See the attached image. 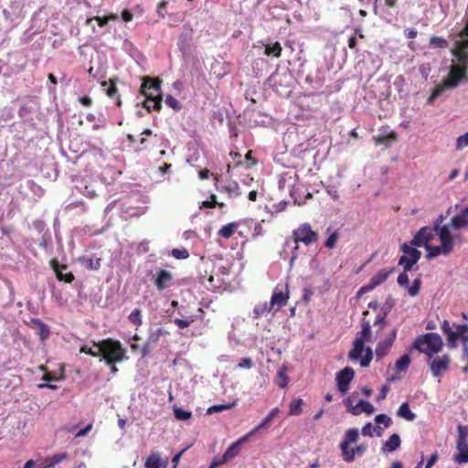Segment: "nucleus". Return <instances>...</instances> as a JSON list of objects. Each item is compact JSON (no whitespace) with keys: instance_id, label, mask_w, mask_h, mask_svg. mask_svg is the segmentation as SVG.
<instances>
[{"instance_id":"obj_1","label":"nucleus","mask_w":468,"mask_h":468,"mask_svg":"<svg viewBox=\"0 0 468 468\" xmlns=\"http://www.w3.org/2000/svg\"><path fill=\"white\" fill-rule=\"evenodd\" d=\"M93 346L99 348L100 356L103 358L106 364L121 363L128 359L126 349L122 343L113 338L102 339L99 342H92Z\"/></svg>"},{"instance_id":"obj_2","label":"nucleus","mask_w":468,"mask_h":468,"mask_svg":"<svg viewBox=\"0 0 468 468\" xmlns=\"http://www.w3.org/2000/svg\"><path fill=\"white\" fill-rule=\"evenodd\" d=\"M161 80L151 77H144L141 85V92L145 100L143 103L147 111L159 112L162 108Z\"/></svg>"},{"instance_id":"obj_3","label":"nucleus","mask_w":468,"mask_h":468,"mask_svg":"<svg viewBox=\"0 0 468 468\" xmlns=\"http://www.w3.org/2000/svg\"><path fill=\"white\" fill-rule=\"evenodd\" d=\"M466 69L463 67L452 66L447 78L442 83L437 85L432 90L431 96L428 99L429 102H431L434 99L439 97L445 90L456 88L462 80H468Z\"/></svg>"},{"instance_id":"obj_4","label":"nucleus","mask_w":468,"mask_h":468,"mask_svg":"<svg viewBox=\"0 0 468 468\" xmlns=\"http://www.w3.org/2000/svg\"><path fill=\"white\" fill-rule=\"evenodd\" d=\"M442 339L437 333H427L418 336L413 342L412 347L424 353L428 357H432L442 348Z\"/></svg>"},{"instance_id":"obj_5","label":"nucleus","mask_w":468,"mask_h":468,"mask_svg":"<svg viewBox=\"0 0 468 468\" xmlns=\"http://www.w3.org/2000/svg\"><path fill=\"white\" fill-rule=\"evenodd\" d=\"M362 330L358 332L353 342V348L348 353V357L351 360H357L361 357L364 351V344L366 341H369L371 337V325L369 321L365 319L361 323Z\"/></svg>"},{"instance_id":"obj_6","label":"nucleus","mask_w":468,"mask_h":468,"mask_svg":"<svg viewBox=\"0 0 468 468\" xmlns=\"http://www.w3.org/2000/svg\"><path fill=\"white\" fill-rule=\"evenodd\" d=\"M461 37H467L460 41H456L452 54L456 58V67H463L468 70V35H463V29L458 34Z\"/></svg>"},{"instance_id":"obj_7","label":"nucleus","mask_w":468,"mask_h":468,"mask_svg":"<svg viewBox=\"0 0 468 468\" xmlns=\"http://www.w3.org/2000/svg\"><path fill=\"white\" fill-rule=\"evenodd\" d=\"M293 240L296 244L299 242L306 246L317 241L318 234L313 230L309 223H303L292 231Z\"/></svg>"},{"instance_id":"obj_8","label":"nucleus","mask_w":468,"mask_h":468,"mask_svg":"<svg viewBox=\"0 0 468 468\" xmlns=\"http://www.w3.org/2000/svg\"><path fill=\"white\" fill-rule=\"evenodd\" d=\"M450 361L449 355L429 357L428 362L432 375L436 378H440L443 372L448 370Z\"/></svg>"},{"instance_id":"obj_9","label":"nucleus","mask_w":468,"mask_h":468,"mask_svg":"<svg viewBox=\"0 0 468 468\" xmlns=\"http://www.w3.org/2000/svg\"><path fill=\"white\" fill-rule=\"evenodd\" d=\"M355 377V371L350 367H346L336 374L335 380L338 390L345 395L349 390V384Z\"/></svg>"},{"instance_id":"obj_10","label":"nucleus","mask_w":468,"mask_h":468,"mask_svg":"<svg viewBox=\"0 0 468 468\" xmlns=\"http://www.w3.org/2000/svg\"><path fill=\"white\" fill-rule=\"evenodd\" d=\"M437 236V230L431 227H422L411 239V245L424 247Z\"/></svg>"},{"instance_id":"obj_11","label":"nucleus","mask_w":468,"mask_h":468,"mask_svg":"<svg viewBox=\"0 0 468 468\" xmlns=\"http://www.w3.org/2000/svg\"><path fill=\"white\" fill-rule=\"evenodd\" d=\"M289 299V290L287 284L284 286L277 285L272 292L270 304L272 309L276 306L280 309L287 304Z\"/></svg>"},{"instance_id":"obj_12","label":"nucleus","mask_w":468,"mask_h":468,"mask_svg":"<svg viewBox=\"0 0 468 468\" xmlns=\"http://www.w3.org/2000/svg\"><path fill=\"white\" fill-rule=\"evenodd\" d=\"M399 135L395 131H388V127H381L380 133L378 135L373 136V141L376 145L382 144L386 148L391 146V144L398 141Z\"/></svg>"},{"instance_id":"obj_13","label":"nucleus","mask_w":468,"mask_h":468,"mask_svg":"<svg viewBox=\"0 0 468 468\" xmlns=\"http://www.w3.org/2000/svg\"><path fill=\"white\" fill-rule=\"evenodd\" d=\"M397 337V330L393 329L385 339L378 342L376 347V356L378 358H382L385 356L388 351L390 350L393 343Z\"/></svg>"},{"instance_id":"obj_14","label":"nucleus","mask_w":468,"mask_h":468,"mask_svg":"<svg viewBox=\"0 0 468 468\" xmlns=\"http://www.w3.org/2000/svg\"><path fill=\"white\" fill-rule=\"evenodd\" d=\"M101 86L109 98L115 100V105L117 107H121L122 100L116 87L115 80L111 79L109 80L101 81Z\"/></svg>"},{"instance_id":"obj_15","label":"nucleus","mask_w":468,"mask_h":468,"mask_svg":"<svg viewBox=\"0 0 468 468\" xmlns=\"http://www.w3.org/2000/svg\"><path fill=\"white\" fill-rule=\"evenodd\" d=\"M50 266L53 271L56 272L57 279L58 281H63L67 283H70L74 281L75 277L72 272L63 273L62 270L67 269V265L59 264V262L53 259L50 261Z\"/></svg>"},{"instance_id":"obj_16","label":"nucleus","mask_w":468,"mask_h":468,"mask_svg":"<svg viewBox=\"0 0 468 468\" xmlns=\"http://www.w3.org/2000/svg\"><path fill=\"white\" fill-rule=\"evenodd\" d=\"M450 225L455 229L468 228V206L452 218Z\"/></svg>"},{"instance_id":"obj_17","label":"nucleus","mask_w":468,"mask_h":468,"mask_svg":"<svg viewBox=\"0 0 468 468\" xmlns=\"http://www.w3.org/2000/svg\"><path fill=\"white\" fill-rule=\"evenodd\" d=\"M173 280V275L166 270H160L157 271L154 285L158 291H164L168 287L169 282Z\"/></svg>"},{"instance_id":"obj_18","label":"nucleus","mask_w":468,"mask_h":468,"mask_svg":"<svg viewBox=\"0 0 468 468\" xmlns=\"http://www.w3.org/2000/svg\"><path fill=\"white\" fill-rule=\"evenodd\" d=\"M367 445L359 444L354 448H348L342 452V458L346 463L354 462L356 455H362L367 452Z\"/></svg>"},{"instance_id":"obj_19","label":"nucleus","mask_w":468,"mask_h":468,"mask_svg":"<svg viewBox=\"0 0 468 468\" xmlns=\"http://www.w3.org/2000/svg\"><path fill=\"white\" fill-rule=\"evenodd\" d=\"M250 437L249 433L239 438L238 441L233 442L224 452L225 459L228 461L235 458L240 452L241 445L248 440Z\"/></svg>"},{"instance_id":"obj_20","label":"nucleus","mask_w":468,"mask_h":468,"mask_svg":"<svg viewBox=\"0 0 468 468\" xmlns=\"http://www.w3.org/2000/svg\"><path fill=\"white\" fill-rule=\"evenodd\" d=\"M358 437H359V433H358L357 429H355V428L348 429L345 433L343 441L339 444V448H340L341 452L348 449L352 443L356 442V441L358 440Z\"/></svg>"},{"instance_id":"obj_21","label":"nucleus","mask_w":468,"mask_h":468,"mask_svg":"<svg viewBox=\"0 0 468 468\" xmlns=\"http://www.w3.org/2000/svg\"><path fill=\"white\" fill-rule=\"evenodd\" d=\"M183 307L178 310V314L181 316L180 318H175L174 324L178 326L180 329H185L188 327L192 323L197 320V315H186V314L183 313Z\"/></svg>"},{"instance_id":"obj_22","label":"nucleus","mask_w":468,"mask_h":468,"mask_svg":"<svg viewBox=\"0 0 468 468\" xmlns=\"http://www.w3.org/2000/svg\"><path fill=\"white\" fill-rule=\"evenodd\" d=\"M393 271V269L387 270V269H381L379 270L376 274H374L370 281L369 284L372 285V288L375 289L377 286L382 284L384 282L387 281L389 274Z\"/></svg>"},{"instance_id":"obj_23","label":"nucleus","mask_w":468,"mask_h":468,"mask_svg":"<svg viewBox=\"0 0 468 468\" xmlns=\"http://www.w3.org/2000/svg\"><path fill=\"white\" fill-rule=\"evenodd\" d=\"M458 452L454 455V461L457 463H468V442H456Z\"/></svg>"},{"instance_id":"obj_24","label":"nucleus","mask_w":468,"mask_h":468,"mask_svg":"<svg viewBox=\"0 0 468 468\" xmlns=\"http://www.w3.org/2000/svg\"><path fill=\"white\" fill-rule=\"evenodd\" d=\"M350 412L353 414V415H359L360 413L362 412H365L367 413V415H370L374 412L375 410V408L374 406L368 402V401H366V400H359L358 403L353 407L352 409L349 410Z\"/></svg>"},{"instance_id":"obj_25","label":"nucleus","mask_w":468,"mask_h":468,"mask_svg":"<svg viewBox=\"0 0 468 468\" xmlns=\"http://www.w3.org/2000/svg\"><path fill=\"white\" fill-rule=\"evenodd\" d=\"M413 246L414 245H411V243H403L400 247V250L403 252L402 256H408L409 259H420V250L413 248Z\"/></svg>"},{"instance_id":"obj_26","label":"nucleus","mask_w":468,"mask_h":468,"mask_svg":"<svg viewBox=\"0 0 468 468\" xmlns=\"http://www.w3.org/2000/svg\"><path fill=\"white\" fill-rule=\"evenodd\" d=\"M32 322L37 327V335H39L40 339L41 340L48 339L49 337V335H50L49 326L48 324H46L45 323H43L39 319H34Z\"/></svg>"},{"instance_id":"obj_27","label":"nucleus","mask_w":468,"mask_h":468,"mask_svg":"<svg viewBox=\"0 0 468 468\" xmlns=\"http://www.w3.org/2000/svg\"><path fill=\"white\" fill-rule=\"evenodd\" d=\"M303 400L300 398L292 399L289 404V416H298L303 412Z\"/></svg>"},{"instance_id":"obj_28","label":"nucleus","mask_w":468,"mask_h":468,"mask_svg":"<svg viewBox=\"0 0 468 468\" xmlns=\"http://www.w3.org/2000/svg\"><path fill=\"white\" fill-rule=\"evenodd\" d=\"M398 416L405 419L406 420L412 421L415 420L416 415L413 413L409 406L408 402L402 403L398 410Z\"/></svg>"},{"instance_id":"obj_29","label":"nucleus","mask_w":468,"mask_h":468,"mask_svg":"<svg viewBox=\"0 0 468 468\" xmlns=\"http://www.w3.org/2000/svg\"><path fill=\"white\" fill-rule=\"evenodd\" d=\"M401 441L398 434H392L384 443V450L394 452L400 446Z\"/></svg>"},{"instance_id":"obj_30","label":"nucleus","mask_w":468,"mask_h":468,"mask_svg":"<svg viewBox=\"0 0 468 468\" xmlns=\"http://www.w3.org/2000/svg\"><path fill=\"white\" fill-rule=\"evenodd\" d=\"M239 227V223L237 222H231L227 225H224L219 230L218 235L224 239H229L233 236L235 231L237 230Z\"/></svg>"},{"instance_id":"obj_31","label":"nucleus","mask_w":468,"mask_h":468,"mask_svg":"<svg viewBox=\"0 0 468 468\" xmlns=\"http://www.w3.org/2000/svg\"><path fill=\"white\" fill-rule=\"evenodd\" d=\"M282 47L280 42L276 41L272 45H266L264 54L268 57L280 58L282 55Z\"/></svg>"},{"instance_id":"obj_32","label":"nucleus","mask_w":468,"mask_h":468,"mask_svg":"<svg viewBox=\"0 0 468 468\" xmlns=\"http://www.w3.org/2000/svg\"><path fill=\"white\" fill-rule=\"evenodd\" d=\"M272 307L267 302L259 303L253 308V318L259 319L269 313Z\"/></svg>"},{"instance_id":"obj_33","label":"nucleus","mask_w":468,"mask_h":468,"mask_svg":"<svg viewBox=\"0 0 468 468\" xmlns=\"http://www.w3.org/2000/svg\"><path fill=\"white\" fill-rule=\"evenodd\" d=\"M161 465V457L158 452L151 453L144 463L145 468H160Z\"/></svg>"},{"instance_id":"obj_34","label":"nucleus","mask_w":468,"mask_h":468,"mask_svg":"<svg viewBox=\"0 0 468 468\" xmlns=\"http://www.w3.org/2000/svg\"><path fill=\"white\" fill-rule=\"evenodd\" d=\"M389 311L390 306H383L381 313H379L375 319L374 324L378 325L380 330L385 328L388 324L386 317Z\"/></svg>"},{"instance_id":"obj_35","label":"nucleus","mask_w":468,"mask_h":468,"mask_svg":"<svg viewBox=\"0 0 468 468\" xmlns=\"http://www.w3.org/2000/svg\"><path fill=\"white\" fill-rule=\"evenodd\" d=\"M441 330L443 334L446 335L449 345L452 346H455V335H453V331L450 325V323L447 320H444L442 322Z\"/></svg>"},{"instance_id":"obj_36","label":"nucleus","mask_w":468,"mask_h":468,"mask_svg":"<svg viewBox=\"0 0 468 468\" xmlns=\"http://www.w3.org/2000/svg\"><path fill=\"white\" fill-rule=\"evenodd\" d=\"M411 359L408 354L401 356L395 364V369L398 372L406 371L410 367Z\"/></svg>"},{"instance_id":"obj_37","label":"nucleus","mask_w":468,"mask_h":468,"mask_svg":"<svg viewBox=\"0 0 468 468\" xmlns=\"http://www.w3.org/2000/svg\"><path fill=\"white\" fill-rule=\"evenodd\" d=\"M117 19H118V16L113 15V14H112L108 16H103V17L96 16L94 17L88 18L86 21V24L89 25V24H90L91 21L95 20V21H97L99 27H103L104 26H106L108 24L109 21H111V20L115 21Z\"/></svg>"},{"instance_id":"obj_38","label":"nucleus","mask_w":468,"mask_h":468,"mask_svg":"<svg viewBox=\"0 0 468 468\" xmlns=\"http://www.w3.org/2000/svg\"><path fill=\"white\" fill-rule=\"evenodd\" d=\"M82 262L90 271H98L101 268V259L93 257H83Z\"/></svg>"},{"instance_id":"obj_39","label":"nucleus","mask_w":468,"mask_h":468,"mask_svg":"<svg viewBox=\"0 0 468 468\" xmlns=\"http://www.w3.org/2000/svg\"><path fill=\"white\" fill-rule=\"evenodd\" d=\"M166 332L163 328H157L154 331L150 332L146 343L154 346L158 342L162 335H164Z\"/></svg>"},{"instance_id":"obj_40","label":"nucleus","mask_w":468,"mask_h":468,"mask_svg":"<svg viewBox=\"0 0 468 468\" xmlns=\"http://www.w3.org/2000/svg\"><path fill=\"white\" fill-rule=\"evenodd\" d=\"M224 191L230 198H236L240 195L239 184L235 181L229 182L227 186H225Z\"/></svg>"},{"instance_id":"obj_41","label":"nucleus","mask_w":468,"mask_h":468,"mask_svg":"<svg viewBox=\"0 0 468 468\" xmlns=\"http://www.w3.org/2000/svg\"><path fill=\"white\" fill-rule=\"evenodd\" d=\"M420 259H409L408 256H400L399 265L403 267L405 272L410 271Z\"/></svg>"},{"instance_id":"obj_42","label":"nucleus","mask_w":468,"mask_h":468,"mask_svg":"<svg viewBox=\"0 0 468 468\" xmlns=\"http://www.w3.org/2000/svg\"><path fill=\"white\" fill-rule=\"evenodd\" d=\"M67 458H68V454L66 452L54 454L46 460V462L48 463L46 464L45 467L46 468L52 467Z\"/></svg>"},{"instance_id":"obj_43","label":"nucleus","mask_w":468,"mask_h":468,"mask_svg":"<svg viewBox=\"0 0 468 468\" xmlns=\"http://www.w3.org/2000/svg\"><path fill=\"white\" fill-rule=\"evenodd\" d=\"M128 320L130 323L135 325L136 328L140 327L143 324L141 311L139 309H134L132 311L128 316Z\"/></svg>"},{"instance_id":"obj_44","label":"nucleus","mask_w":468,"mask_h":468,"mask_svg":"<svg viewBox=\"0 0 468 468\" xmlns=\"http://www.w3.org/2000/svg\"><path fill=\"white\" fill-rule=\"evenodd\" d=\"M441 241V246L444 250V255H449L454 247L453 238H439Z\"/></svg>"},{"instance_id":"obj_45","label":"nucleus","mask_w":468,"mask_h":468,"mask_svg":"<svg viewBox=\"0 0 468 468\" xmlns=\"http://www.w3.org/2000/svg\"><path fill=\"white\" fill-rule=\"evenodd\" d=\"M174 415L175 418L178 420H187L191 419L192 412L188 410H185L181 408L175 407L174 408Z\"/></svg>"},{"instance_id":"obj_46","label":"nucleus","mask_w":468,"mask_h":468,"mask_svg":"<svg viewBox=\"0 0 468 468\" xmlns=\"http://www.w3.org/2000/svg\"><path fill=\"white\" fill-rule=\"evenodd\" d=\"M424 248L428 250V258H435L441 254L444 255V250L441 246L426 245Z\"/></svg>"},{"instance_id":"obj_47","label":"nucleus","mask_w":468,"mask_h":468,"mask_svg":"<svg viewBox=\"0 0 468 468\" xmlns=\"http://www.w3.org/2000/svg\"><path fill=\"white\" fill-rule=\"evenodd\" d=\"M458 437L456 442H468V426L458 425L457 426Z\"/></svg>"},{"instance_id":"obj_48","label":"nucleus","mask_w":468,"mask_h":468,"mask_svg":"<svg viewBox=\"0 0 468 468\" xmlns=\"http://www.w3.org/2000/svg\"><path fill=\"white\" fill-rule=\"evenodd\" d=\"M430 44L433 48H446L449 45L448 41L445 38H443L441 37H436V36L431 37Z\"/></svg>"},{"instance_id":"obj_49","label":"nucleus","mask_w":468,"mask_h":468,"mask_svg":"<svg viewBox=\"0 0 468 468\" xmlns=\"http://www.w3.org/2000/svg\"><path fill=\"white\" fill-rule=\"evenodd\" d=\"M375 431L377 432V435L378 436H380L381 435V431H382V428L378 426L376 428H374L372 426V424L370 422L367 423L363 428H362V434L364 436H369V437H372L373 436V432L372 431Z\"/></svg>"},{"instance_id":"obj_50","label":"nucleus","mask_w":468,"mask_h":468,"mask_svg":"<svg viewBox=\"0 0 468 468\" xmlns=\"http://www.w3.org/2000/svg\"><path fill=\"white\" fill-rule=\"evenodd\" d=\"M408 287V293L414 297L416 295L419 294L420 292V287H421V280L420 278H416L412 284L410 286H407Z\"/></svg>"},{"instance_id":"obj_51","label":"nucleus","mask_w":468,"mask_h":468,"mask_svg":"<svg viewBox=\"0 0 468 468\" xmlns=\"http://www.w3.org/2000/svg\"><path fill=\"white\" fill-rule=\"evenodd\" d=\"M272 420L273 419L268 414L258 426L249 432V435L251 436L259 432L261 430L267 428Z\"/></svg>"},{"instance_id":"obj_52","label":"nucleus","mask_w":468,"mask_h":468,"mask_svg":"<svg viewBox=\"0 0 468 468\" xmlns=\"http://www.w3.org/2000/svg\"><path fill=\"white\" fill-rule=\"evenodd\" d=\"M285 371H286V367L283 366L282 367L278 373H277V376L278 378L281 379L277 385L281 388H284L287 387L288 385V377L286 376L285 374Z\"/></svg>"},{"instance_id":"obj_53","label":"nucleus","mask_w":468,"mask_h":468,"mask_svg":"<svg viewBox=\"0 0 468 468\" xmlns=\"http://www.w3.org/2000/svg\"><path fill=\"white\" fill-rule=\"evenodd\" d=\"M364 351L366 352V355L360 359V366L363 367H367L369 366L370 362L373 359V351L370 347H364Z\"/></svg>"},{"instance_id":"obj_54","label":"nucleus","mask_w":468,"mask_h":468,"mask_svg":"<svg viewBox=\"0 0 468 468\" xmlns=\"http://www.w3.org/2000/svg\"><path fill=\"white\" fill-rule=\"evenodd\" d=\"M339 239V233L337 230L334 231L329 237L326 239L324 242V246L328 249H333L335 247L336 242Z\"/></svg>"},{"instance_id":"obj_55","label":"nucleus","mask_w":468,"mask_h":468,"mask_svg":"<svg viewBox=\"0 0 468 468\" xmlns=\"http://www.w3.org/2000/svg\"><path fill=\"white\" fill-rule=\"evenodd\" d=\"M173 257L177 260H186L189 257V252L186 249H173L171 251Z\"/></svg>"},{"instance_id":"obj_56","label":"nucleus","mask_w":468,"mask_h":468,"mask_svg":"<svg viewBox=\"0 0 468 468\" xmlns=\"http://www.w3.org/2000/svg\"><path fill=\"white\" fill-rule=\"evenodd\" d=\"M375 421L378 424H383L386 428H388L392 424V420L386 414H378L375 417Z\"/></svg>"},{"instance_id":"obj_57","label":"nucleus","mask_w":468,"mask_h":468,"mask_svg":"<svg viewBox=\"0 0 468 468\" xmlns=\"http://www.w3.org/2000/svg\"><path fill=\"white\" fill-rule=\"evenodd\" d=\"M165 102L169 106L171 107L172 109L176 110V111H179L181 109V104L180 102L176 99L174 98L172 95H168L166 96L165 100Z\"/></svg>"},{"instance_id":"obj_58","label":"nucleus","mask_w":468,"mask_h":468,"mask_svg":"<svg viewBox=\"0 0 468 468\" xmlns=\"http://www.w3.org/2000/svg\"><path fill=\"white\" fill-rule=\"evenodd\" d=\"M468 146V132L463 135H460L456 140V149L461 150Z\"/></svg>"},{"instance_id":"obj_59","label":"nucleus","mask_w":468,"mask_h":468,"mask_svg":"<svg viewBox=\"0 0 468 468\" xmlns=\"http://www.w3.org/2000/svg\"><path fill=\"white\" fill-rule=\"evenodd\" d=\"M252 366H253V361L250 357H243L240 359L237 367L239 369H249V368L252 367Z\"/></svg>"},{"instance_id":"obj_60","label":"nucleus","mask_w":468,"mask_h":468,"mask_svg":"<svg viewBox=\"0 0 468 468\" xmlns=\"http://www.w3.org/2000/svg\"><path fill=\"white\" fill-rule=\"evenodd\" d=\"M468 332V324H458L456 326V331L453 332V335H455V342L458 340L459 336H463L464 334Z\"/></svg>"},{"instance_id":"obj_61","label":"nucleus","mask_w":468,"mask_h":468,"mask_svg":"<svg viewBox=\"0 0 468 468\" xmlns=\"http://www.w3.org/2000/svg\"><path fill=\"white\" fill-rule=\"evenodd\" d=\"M437 236H439V238H453L450 231L449 225H443L437 229Z\"/></svg>"},{"instance_id":"obj_62","label":"nucleus","mask_w":468,"mask_h":468,"mask_svg":"<svg viewBox=\"0 0 468 468\" xmlns=\"http://www.w3.org/2000/svg\"><path fill=\"white\" fill-rule=\"evenodd\" d=\"M80 353H84V354L90 355L93 357L100 356L99 348L97 350H93L91 347H89L88 346H80Z\"/></svg>"},{"instance_id":"obj_63","label":"nucleus","mask_w":468,"mask_h":468,"mask_svg":"<svg viewBox=\"0 0 468 468\" xmlns=\"http://www.w3.org/2000/svg\"><path fill=\"white\" fill-rule=\"evenodd\" d=\"M203 206L205 207H211V208L215 207L216 206H219L220 207H223L224 204L223 203H218L216 196L215 195H211L210 196V200L204 201L203 202Z\"/></svg>"},{"instance_id":"obj_64","label":"nucleus","mask_w":468,"mask_h":468,"mask_svg":"<svg viewBox=\"0 0 468 468\" xmlns=\"http://www.w3.org/2000/svg\"><path fill=\"white\" fill-rule=\"evenodd\" d=\"M227 462L228 460L225 459V456L223 454L220 458H214L208 468H218V466L226 463Z\"/></svg>"}]
</instances>
